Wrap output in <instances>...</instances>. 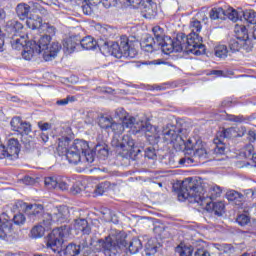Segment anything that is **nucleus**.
Returning a JSON list of instances; mask_svg holds the SVG:
<instances>
[{"mask_svg":"<svg viewBox=\"0 0 256 256\" xmlns=\"http://www.w3.org/2000/svg\"><path fill=\"white\" fill-rule=\"evenodd\" d=\"M178 200L186 201L189 203H198L200 207H205L207 211H212L217 217H222L225 213V204L223 202H211V198L205 197L203 193V186L198 185L197 181L193 178H187L177 188Z\"/></svg>","mask_w":256,"mask_h":256,"instance_id":"nucleus-1","label":"nucleus"},{"mask_svg":"<svg viewBox=\"0 0 256 256\" xmlns=\"http://www.w3.org/2000/svg\"><path fill=\"white\" fill-rule=\"evenodd\" d=\"M39 33L26 43L22 57L26 61H31L34 55H41L44 61H53L57 57V53L61 51V45L59 42L51 43V39L55 34L47 32Z\"/></svg>","mask_w":256,"mask_h":256,"instance_id":"nucleus-2","label":"nucleus"},{"mask_svg":"<svg viewBox=\"0 0 256 256\" xmlns=\"http://www.w3.org/2000/svg\"><path fill=\"white\" fill-rule=\"evenodd\" d=\"M69 233V228L67 225H63L59 228H54L52 232L48 235L47 240V249H51L56 256H78L81 255V251L89 249V243L87 238H85L82 243L75 244L69 243L66 247L63 248V243L65 235Z\"/></svg>","mask_w":256,"mask_h":256,"instance_id":"nucleus-3","label":"nucleus"},{"mask_svg":"<svg viewBox=\"0 0 256 256\" xmlns=\"http://www.w3.org/2000/svg\"><path fill=\"white\" fill-rule=\"evenodd\" d=\"M71 138L69 136H61L58 138V147L65 149L66 159L72 165H77L81 161L87 163H93L95 161V152L89 148V142L81 139L73 141L72 145Z\"/></svg>","mask_w":256,"mask_h":256,"instance_id":"nucleus-4","label":"nucleus"},{"mask_svg":"<svg viewBox=\"0 0 256 256\" xmlns=\"http://www.w3.org/2000/svg\"><path fill=\"white\" fill-rule=\"evenodd\" d=\"M154 131H157L155 127L154 130L146 134L149 141L154 140V144L162 142L166 143V145H173V147H181L182 145H185V135L187 130L184 129L178 121H176L175 124H166L158 134H153Z\"/></svg>","mask_w":256,"mask_h":256,"instance_id":"nucleus-5","label":"nucleus"},{"mask_svg":"<svg viewBox=\"0 0 256 256\" xmlns=\"http://www.w3.org/2000/svg\"><path fill=\"white\" fill-rule=\"evenodd\" d=\"M94 250L98 253H104L106 256H117L123 251H127V235L125 232H119L114 235L98 239Z\"/></svg>","mask_w":256,"mask_h":256,"instance_id":"nucleus-6","label":"nucleus"},{"mask_svg":"<svg viewBox=\"0 0 256 256\" xmlns=\"http://www.w3.org/2000/svg\"><path fill=\"white\" fill-rule=\"evenodd\" d=\"M176 43L175 49L176 53H186L187 55H205V45L202 43L203 38L199 36V34H189L185 35V33L180 32L177 34L176 38H174Z\"/></svg>","mask_w":256,"mask_h":256,"instance_id":"nucleus-7","label":"nucleus"},{"mask_svg":"<svg viewBox=\"0 0 256 256\" xmlns=\"http://www.w3.org/2000/svg\"><path fill=\"white\" fill-rule=\"evenodd\" d=\"M98 47L104 55H112L116 59H135L137 57V51L131 47L127 36H121L120 41L117 42H104Z\"/></svg>","mask_w":256,"mask_h":256,"instance_id":"nucleus-8","label":"nucleus"},{"mask_svg":"<svg viewBox=\"0 0 256 256\" xmlns=\"http://www.w3.org/2000/svg\"><path fill=\"white\" fill-rule=\"evenodd\" d=\"M15 207L23 211L31 221L41 220L45 227L53 225V214L45 213V207L42 204H29L22 200L16 201Z\"/></svg>","mask_w":256,"mask_h":256,"instance_id":"nucleus-9","label":"nucleus"},{"mask_svg":"<svg viewBox=\"0 0 256 256\" xmlns=\"http://www.w3.org/2000/svg\"><path fill=\"white\" fill-rule=\"evenodd\" d=\"M193 251H195L194 256H211L207 250V242L203 240H197L193 245L180 243L176 247V253H179L180 256H193Z\"/></svg>","mask_w":256,"mask_h":256,"instance_id":"nucleus-10","label":"nucleus"},{"mask_svg":"<svg viewBox=\"0 0 256 256\" xmlns=\"http://www.w3.org/2000/svg\"><path fill=\"white\" fill-rule=\"evenodd\" d=\"M111 145L115 149L131 153V155H139L141 153V148L135 146V140L130 135L114 136Z\"/></svg>","mask_w":256,"mask_h":256,"instance_id":"nucleus-11","label":"nucleus"},{"mask_svg":"<svg viewBox=\"0 0 256 256\" xmlns=\"http://www.w3.org/2000/svg\"><path fill=\"white\" fill-rule=\"evenodd\" d=\"M26 25L32 31H38V33H50V35L57 33V28L47 22L43 23V18L39 15H30L26 19Z\"/></svg>","mask_w":256,"mask_h":256,"instance_id":"nucleus-12","label":"nucleus"},{"mask_svg":"<svg viewBox=\"0 0 256 256\" xmlns=\"http://www.w3.org/2000/svg\"><path fill=\"white\" fill-rule=\"evenodd\" d=\"M122 125L124 129H134V133H141L142 135L144 134L145 137H147L151 131H155V127L149 122H140L135 124V117L133 116H126L122 120Z\"/></svg>","mask_w":256,"mask_h":256,"instance_id":"nucleus-13","label":"nucleus"},{"mask_svg":"<svg viewBox=\"0 0 256 256\" xmlns=\"http://www.w3.org/2000/svg\"><path fill=\"white\" fill-rule=\"evenodd\" d=\"M44 183L48 189H60V191H68L73 181L67 177L49 176L45 178Z\"/></svg>","mask_w":256,"mask_h":256,"instance_id":"nucleus-14","label":"nucleus"},{"mask_svg":"<svg viewBox=\"0 0 256 256\" xmlns=\"http://www.w3.org/2000/svg\"><path fill=\"white\" fill-rule=\"evenodd\" d=\"M10 125L12 127V131H16L19 135H29L33 131L31 123L22 121L19 116L12 118Z\"/></svg>","mask_w":256,"mask_h":256,"instance_id":"nucleus-15","label":"nucleus"},{"mask_svg":"<svg viewBox=\"0 0 256 256\" xmlns=\"http://www.w3.org/2000/svg\"><path fill=\"white\" fill-rule=\"evenodd\" d=\"M138 9H140L141 15L145 19H153L157 15V3L153 2V0L141 2Z\"/></svg>","mask_w":256,"mask_h":256,"instance_id":"nucleus-16","label":"nucleus"},{"mask_svg":"<svg viewBox=\"0 0 256 256\" xmlns=\"http://www.w3.org/2000/svg\"><path fill=\"white\" fill-rule=\"evenodd\" d=\"M159 42L153 38V36L146 34L143 40L140 42L142 51L145 53H153V51H159Z\"/></svg>","mask_w":256,"mask_h":256,"instance_id":"nucleus-17","label":"nucleus"},{"mask_svg":"<svg viewBox=\"0 0 256 256\" xmlns=\"http://www.w3.org/2000/svg\"><path fill=\"white\" fill-rule=\"evenodd\" d=\"M5 150L7 159H11L12 161L14 159H19V153L21 151L19 140L15 138L10 139L7 147H5Z\"/></svg>","mask_w":256,"mask_h":256,"instance_id":"nucleus-18","label":"nucleus"},{"mask_svg":"<svg viewBox=\"0 0 256 256\" xmlns=\"http://www.w3.org/2000/svg\"><path fill=\"white\" fill-rule=\"evenodd\" d=\"M228 47L230 53H238V51H241V49L247 53L251 51V44H247L245 40H239L237 38H231L228 42Z\"/></svg>","mask_w":256,"mask_h":256,"instance_id":"nucleus-19","label":"nucleus"},{"mask_svg":"<svg viewBox=\"0 0 256 256\" xmlns=\"http://www.w3.org/2000/svg\"><path fill=\"white\" fill-rule=\"evenodd\" d=\"M216 136H218V141H225V139L241 137L239 134V128L237 127L223 128L216 134Z\"/></svg>","mask_w":256,"mask_h":256,"instance_id":"nucleus-20","label":"nucleus"},{"mask_svg":"<svg viewBox=\"0 0 256 256\" xmlns=\"http://www.w3.org/2000/svg\"><path fill=\"white\" fill-rule=\"evenodd\" d=\"M13 233V220L0 218V239L11 236Z\"/></svg>","mask_w":256,"mask_h":256,"instance_id":"nucleus-21","label":"nucleus"},{"mask_svg":"<svg viewBox=\"0 0 256 256\" xmlns=\"http://www.w3.org/2000/svg\"><path fill=\"white\" fill-rule=\"evenodd\" d=\"M193 155L200 159V161H205V159H209V152L205 149V145L201 141H197L194 145Z\"/></svg>","mask_w":256,"mask_h":256,"instance_id":"nucleus-22","label":"nucleus"},{"mask_svg":"<svg viewBox=\"0 0 256 256\" xmlns=\"http://www.w3.org/2000/svg\"><path fill=\"white\" fill-rule=\"evenodd\" d=\"M175 39H171V37L166 36L165 39H163V42L159 45V49L163 51V53H177Z\"/></svg>","mask_w":256,"mask_h":256,"instance_id":"nucleus-23","label":"nucleus"},{"mask_svg":"<svg viewBox=\"0 0 256 256\" xmlns=\"http://www.w3.org/2000/svg\"><path fill=\"white\" fill-rule=\"evenodd\" d=\"M226 199L237 205V207H241L243 201H245V196L235 190H229L226 192Z\"/></svg>","mask_w":256,"mask_h":256,"instance_id":"nucleus-24","label":"nucleus"},{"mask_svg":"<svg viewBox=\"0 0 256 256\" xmlns=\"http://www.w3.org/2000/svg\"><path fill=\"white\" fill-rule=\"evenodd\" d=\"M74 229L76 231H81L83 235H91V226H89V222H87V220L84 218L75 220Z\"/></svg>","mask_w":256,"mask_h":256,"instance_id":"nucleus-25","label":"nucleus"},{"mask_svg":"<svg viewBox=\"0 0 256 256\" xmlns=\"http://www.w3.org/2000/svg\"><path fill=\"white\" fill-rule=\"evenodd\" d=\"M145 137L150 142L151 145H149V146H142L140 148L141 153L144 152V157H147V159H156L157 158V152L155 150V146H153V145H155L154 144L155 140L154 139L153 140H149V136H145Z\"/></svg>","mask_w":256,"mask_h":256,"instance_id":"nucleus-26","label":"nucleus"},{"mask_svg":"<svg viewBox=\"0 0 256 256\" xmlns=\"http://www.w3.org/2000/svg\"><path fill=\"white\" fill-rule=\"evenodd\" d=\"M78 45H81V47L83 49H85L86 51H92L93 49L97 48V40H95L93 37L91 36H86L83 39H78Z\"/></svg>","mask_w":256,"mask_h":256,"instance_id":"nucleus-27","label":"nucleus"},{"mask_svg":"<svg viewBox=\"0 0 256 256\" xmlns=\"http://www.w3.org/2000/svg\"><path fill=\"white\" fill-rule=\"evenodd\" d=\"M29 13H31V6L27 3H20L16 6V14L21 21H25L29 17Z\"/></svg>","mask_w":256,"mask_h":256,"instance_id":"nucleus-28","label":"nucleus"},{"mask_svg":"<svg viewBox=\"0 0 256 256\" xmlns=\"http://www.w3.org/2000/svg\"><path fill=\"white\" fill-rule=\"evenodd\" d=\"M226 19L237 23V21H243V10L237 11L234 8H228L225 10Z\"/></svg>","mask_w":256,"mask_h":256,"instance_id":"nucleus-29","label":"nucleus"},{"mask_svg":"<svg viewBox=\"0 0 256 256\" xmlns=\"http://www.w3.org/2000/svg\"><path fill=\"white\" fill-rule=\"evenodd\" d=\"M225 9L221 7H215L212 8L209 12V17L211 21H225L226 20V14H225Z\"/></svg>","mask_w":256,"mask_h":256,"instance_id":"nucleus-30","label":"nucleus"},{"mask_svg":"<svg viewBox=\"0 0 256 256\" xmlns=\"http://www.w3.org/2000/svg\"><path fill=\"white\" fill-rule=\"evenodd\" d=\"M63 49L66 53H73L75 51L77 45H79L77 37H70L62 42Z\"/></svg>","mask_w":256,"mask_h":256,"instance_id":"nucleus-31","label":"nucleus"},{"mask_svg":"<svg viewBox=\"0 0 256 256\" xmlns=\"http://www.w3.org/2000/svg\"><path fill=\"white\" fill-rule=\"evenodd\" d=\"M15 205H17V202L15 203ZM15 205L12 209L13 211H18V213L14 214L12 223H14V225H17V227H21L25 225V221H27V218H25V215H23V213L25 212L23 210H19V208L15 207Z\"/></svg>","mask_w":256,"mask_h":256,"instance_id":"nucleus-32","label":"nucleus"},{"mask_svg":"<svg viewBox=\"0 0 256 256\" xmlns=\"http://www.w3.org/2000/svg\"><path fill=\"white\" fill-rule=\"evenodd\" d=\"M143 249V243H141V240L139 238H133L129 245L126 246V251L129 250V253L131 255H135L136 253H139Z\"/></svg>","mask_w":256,"mask_h":256,"instance_id":"nucleus-33","label":"nucleus"},{"mask_svg":"<svg viewBox=\"0 0 256 256\" xmlns=\"http://www.w3.org/2000/svg\"><path fill=\"white\" fill-rule=\"evenodd\" d=\"M10 43L12 45V49H16L17 51H21V49H23L22 53H24L25 47H27V43H29V41L25 40V37H16L12 38Z\"/></svg>","mask_w":256,"mask_h":256,"instance_id":"nucleus-34","label":"nucleus"},{"mask_svg":"<svg viewBox=\"0 0 256 256\" xmlns=\"http://www.w3.org/2000/svg\"><path fill=\"white\" fill-rule=\"evenodd\" d=\"M236 39L240 41H245L248 45H251V40L249 39V31L247 27L240 26L236 31Z\"/></svg>","mask_w":256,"mask_h":256,"instance_id":"nucleus-35","label":"nucleus"},{"mask_svg":"<svg viewBox=\"0 0 256 256\" xmlns=\"http://www.w3.org/2000/svg\"><path fill=\"white\" fill-rule=\"evenodd\" d=\"M67 209H58L53 213V223H65L67 221Z\"/></svg>","mask_w":256,"mask_h":256,"instance_id":"nucleus-36","label":"nucleus"},{"mask_svg":"<svg viewBox=\"0 0 256 256\" xmlns=\"http://www.w3.org/2000/svg\"><path fill=\"white\" fill-rule=\"evenodd\" d=\"M111 189V182L104 181L96 185V188L94 190L95 197L103 195L104 193H107Z\"/></svg>","mask_w":256,"mask_h":256,"instance_id":"nucleus-37","label":"nucleus"},{"mask_svg":"<svg viewBox=\"0 0 256 256\" xmlns=\"http://www.w3.org/2000/svg\"><path fill=\"white\" fill-rule=\"evenodd\" d=\"M215 55L219 59H227V55H231V52L227 48V45L220 44L214 48Z\"/></svg>","mask_w":256,"mask_h":256,"instance_id":"nucleus-38","label":"nucleus"},{"mask_svg":"<svg viewBox=\"0 0 256 256\" xmlns=\"http://www.w3.org/2000/svg\"><path fill=\"white\" fill-rule=\"evenodd\" d=\"M214 153L215 155H225V150L227 149L225 147V140H221L219 141V137L216 136V138L214 139Z\"/></svg>","mask_w":256,"mask_h":256,"instance_id":"nucleus-39","label":"nucleus"},{"mask_svg":"<svg viewBox=\"0 0 256 256\" xmlns=\"http://www.w3.org/2000/svg\"><path fill=\"white\" fill-rule=\"evenodd\" d=\"M243 19L251 25H256V12L254 10L242 11V20Z\"/></svg>","mask_w":256,"mask_h":256,"instance_id":"nucleus-40","label":"nucleus"},{"mask_svg":"<svg viewBox=\"0 0 256 256\" xmlns=\"http://www.w3.org/2000/svg\"><path fill=\"white\" fill-rule=\"evenodd\" d=\"M154 33V39L158 42L159 45L163 43V39H165V30L161 28L160 26H155L152 29Z\"/></svg>","mask_w":256,"mask_h":256,"instance_id":"nucleus-41","label":"nucleus"},{"mask_svg":"<svg viewBox=\"0 0 256 256\" xmlns=\"http://www.w3.org/2000/svg\"><path fill=\"white\" fill-rule=\"evenodd\" d=\"M45 235V227L41 225L34 226L30 231V237L32 239H41Z\"/></svg>","mask_w":256,"mask_h":256,"instance_id":"nucleus-42","label":"nucleus"},{"mask_svg":"<svg viewBox=\"0 0 256 256\" xmlns=\"http://www.w3.org/2000/svg\"><path fill=\"white\" fill-rule=\"evenodd\" d=\"M112 123L113 117L111 116L102 115L99 117L98 124L101 127V129H109Z\"/></svg>","mask_w":256,"mask_h":256,"instance_id":"nucleus-43","label":"nucleus"},{"mask_svg":"<svg viewBox=\"0 0 256 256\" xmlns=\"http://www.w3.org/2000/svg\"><path fill=\"white\" fill-rule=\"evenodd\" d=\"M8 29H10L14 35H17L16 33H21V31H23V24L17 20H12L8 25Z\"/></svg>","mask_w":256,"mask_h":256,"instance_id":"nucleus-44","label":"nucleus"},{"mask_svg":"<svg viewBox=\"0 0 256 256\" xmlns=\"http://www.w3.org/2000/svg\"><path fill=\"white\" fill-rule=\"evenodd\" d=\"M95 153L101 157H107L109 155V148L106 144H97L95 146Z\"/></svg>","mask_w":256,"mask_h":256,"instance_id":"nucleus-45","label":"nucleus"},{"mask_svg":"<svg viewBox=\"0 0 256 256\" xmlns=\"http://www.w3.org/2000/svg\"><path fill=\"white\" fill-rule=\"evenodd\" d=\"M214 247L223 253H235V247L231 244H214Z\"/></svg>","mask_w":256,"mask_h":256,"instance_id":"nucleus-46","label":"nucleus"},{"mask_svg":"<svg viewBox=\"0 0 256 256\" xmlns=\"http://www.w3.org/2000/svg\"><path fill=\"white\" fill-rule=\"evenodd\" d=\"M236 222L240 227H245L248 223H251V218L247 214H240L236 218Z\"/></svg>","mask_w":256,"mask_h":256,"instance_id":"nucleus-47","label":"nucleus"},{"mask_svg":"<svg viewBox=\"0 0 256 256\" xmlns=\"http://www.w3.org/2000/svg\"><path fill=\"white\" fill-rule=\"evenodd\" d=\"M190 27L192 29L190 35H199V33H201L202 26L199 20H194L191 22Z\"/></svg>","mask_w":256,"mask_h":256,"instance_id":"nucleus-48","label":"nucleus"},{"mask_svg":"<svg viewBox=\"0 0 256 256\" xmlns=\"http://www.w3.org/2000/svg\"><path fill=\"white\" fill-rule=\"evenodd\" d=\"M97 9V6L93 4H84L82 5V11L84 15H95V10Z\"/></svg>","mask_w":256,"mask_h":256,"instance_id":"nucleus-49","label":"nucleus"},{"mask_svg":"<svg viewBox=\"0 0 256 256\" xmlns=\"http://www.w3.org/2000/svg\"><path fill=\"white\" fill-rule=\"evenodd\" d=\"M83 191V185L81 182H73L72 181V187L70 188V193L72 195H79Z\"/></svg>","mask_w":256,"mask_h":256,"instance_id":"nucleus-50","label":"nucleus"},{"mask_svg":"<svg viewBox=\"0 0 256 256\" xmlns=\"http://www.w3.org/2000/svg\"><path fill=\"white\" fill-rule=\"evenodd\" d=\"M120 3L122 5H130V7H133L134 9H139L143 0H120Z\"/></svg>","mask_w":256,"mask_h":256,"instance_id":"nucleus-51","label":"nucleus"},{"mask_svg":"<svg viewBox=\"0 0 256 256\" xmlns=\"http://www.w3.org/2000/svg\"><path fill=\"white\" fill-rule=\"evenodd\" d=\"M74 101H75V96H68L67 98L56 101V105L65 107V105H69V103H73Z\"/></svg>","mask_w":256,"mask_h":256,"instance_id":"nucleus-52","label":"nucleus"},{"mask_svg":"<svg viewBox=\"0 0 256 256\" xmlns=\"http://www.w3.org/2000/svg\"><path fill=\"white\" fill-rule=\"evenodd\" d=\"M185 139H187L186 136H184V144L178 147H183V149H185L186 151H193L195 149V145H193V141H191V139H188V140H185Z\"/></svg>","mask_w":256,"mask_h":256,"instance_id":"nucleus-53","label":"nucleus"},{"mask_svg":"<svg viewBox=\"0 0 256 256\" xmlns=\"http://www.w3.org/2000/svg\"><path fill=\"white\" fill-rule=\"evenodd\" d=\"M111 131H113L114 133H119L121 131H123L124 126H123V123H116L115 121L112 120V124H110V128Z\"/></svg>","mask_w":256,"mask_h":256,"instance_id":"nucleus-54","label":"nucleus"},{"mask_svg":"<svg viewBox=\"0 0 256 256\" xmlns=\"http://www.w3.org/2000/svg\"><path fill=\"white\" fill-rule=\"evenodd\" d=\"M226 121H232L233 123H243V116L226 114Z\"/></svg>","mask_w":256,"mask_h":256,"instance_id":"nucleus-55","label":"nucleus"},{"mask_svg":"<svg viewBox=\"0 0 256 256\" xmlns=\"http://www.w3.org/2000/svg\"><path fill=\"white\" fill-rule=\"evenodd\" d=\"M254 154H255V149L253 145L252 144L246 145L244 150L245 157L252 158Z\"/></svg>","mask_w":256,"mask_h":256,"instance_id":"nucleus-56","label":"nucleus"},{"mask_svg":"<svg viewBox=\"0 0 256 256\" xmlns=\"http://www.w3.org/2000/svg\"><path fill=\"white\" fill-rule=\"evenodd\" d=\"M104 7L109 9V7H115L117 3H121V0H100Z\"/></svg>","mask_w":256,"mask_h":256,"instance_id":"nucleus-57","label":"nucleus"},{"mask_svg":"<svg viewBox=\"0 0 256 256\" xmlns=\"http://www.w3.org/2000/svg\"><path fill=\"white\" fill-rule=\"evenodd\" d=\"M115 117L123 121V119L127 117V112L123 108H118L115 110Z\"/></svg>","mask_w":256,"mask_h":256,"instance_id":"nucleus-58","label":"nucleus"},{"mask_svg":"<svg viewBox=\"0 0 256 256\" xmlns=\"http://www.w3.org/2000/svg\"><path fill=\"white\" fill-rule=\"evenodd\" d=\"M211 191L214 197H221V193H223V190L218 185L212 186Z\"/></svg>","mask_w":256,"mask_h":256,"instance_id":"nucleus-59","label":"nucleus"},{"mask_svg":"<svg viewBox=\"0 0 256 256\" xmlns=\"http://www.w3.org/2000/svg\"><path fill=\"white\" fill-rule=\"evenodd\" d=\"M38 127L42 131H49L51 129L52 125L49 122H38Z\"/></svg>","mask_w":256,"mask_h":256,"instance_id":"nucleus-60","label":"nucleus"},{"mask_svg":"<svg viewBox=\"0 0 256 256\" xmlns=\"http://www.w3.org/2000/svg\"><path fill=\"white\" fill-rule=\"evenodd\" d=\"M145 253L147 256L155 255L157 253V246H147Z\"/></svg>","mask_w":256,"mask_h":256,"instance_id":"nucleus-61","label":"nucleus"},{"mask_svg":"<svg viewBox=\"0 0 256 256\" xmlns=\"http://www.w3.org/2000/svg\"><path fill=\"white\" fill-rule=\"evenodd\" d=\"M24 185H33L35 183V178L33 177H30V176H25L23 179H22Z\"/></svg>","mask_w":256,"mask_h":256,"instance_id":"nucleus-62","label":"nucleus"},{"mask_svg":"<svg viewBox=\"0 0 256 256\" xmlns=\"http://www.w3.org/2000/svg\"><path fill=\"white\" fill-rule=\"evenodd\" d=\"M247 139L250 141V143H255L256 141L255 131H249Z\"/></svg>","mask_w":256,"mask_h":256,"instance_id":"nucleus-63","label":"nucleus"},{"mask_svg":"<svg viewBox=\"0 0 256 256\" xmlns=\"http://www.w3.org/2000/svg\"><path fill=\"white\" fill-rule=\"evenodd\" d=\"M84 250H85V252H84L83 256H99V254H97V252H92L89 249V246H88V248H86Z\"/></svg>","mask_w":256,"mask_h":256,"instance_id":"nucleus-64","label":"nucleus"}]
</instances>
